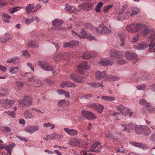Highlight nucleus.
Wrapping results in <instances>:
<instances>
[{"mask_svg": "<svg viewBox=\"0 0 155 155\" xmlns=\"http://www.w3.org/2000/svg\"><path fill=\"white\" fill-rule=\"evenodd\" d=\"M28 47L31 48H35L38 46V43L34 41H30L28 43Z\"/></svg>", "mask_w": 155, "mask_h": 155, "instance_id": "72a5a7b5", "label": "nucleus"}, {"mask_svg": "<svg viewBox=\"0 0 155 155\" xmlns=\"http://www.w3.org/2000/svg\"><path fill=\"white\" fill-rule=\"evenodd\" d=\"M68 102L64 100H60L58 102V105L60 107H64L67 105Z\"/></svg>", "mask_w": 155, "mask_h": 155, "instance_id": "c9c22d12", "label": "nucleus"}, {"mask_svg": "<svg viewBox=\"0 0 155 155\" xmlns=\"http://www.w3.org/2000/svg\"><path fill=\"white\" fill-rule=\"evenodd\" d=\"M113 61H110L104 59L101 60L100 62V64L103 66H107L108 65H112L114 64Z\"/></svg>", "mask_w": 155, "mask_h": 155, "instance_id": "a878e982", "label": "nucleus"}, {"mask_svg": "<svg viewBox=\"0 0 155 155\" xmlns=\"http://www.w3.org/2000/svg\"><path fill=\"white\" fill-rule=\"evenodd\" d=\"M22 54L23 56L26 58H29L31 56L28 51L27 50L22 51Z\"/></svg>", "mask_w": 155, "mask_h": 155, "instance_id": "79ce46f5", "label": "nucleus"}, {"mask_svg": "<svg viewBox=\"0 0 155 155\" xmlns=\"http://www.w3.org/2000/svg\"><path fill=\"white\" fill-rule=\"evenodd\" d=\"M118 36L120 38V40L121 42V43L120 44V45L123 46L124 45L125 36L124 35L119 34Z\"/></svg>", "mask_w": 155, "mask_h": 155, "instance_id": "37998d69", "label": "nucleus"}, {"mask_svg": "<svg viewBox=\"0 0 155 155\" xmlns=\"http://www.w3.org/2000/svg\"><path fill=\"white\" fill-rule=\"evenodd\" d=\"M130 14V12L127 10L126 12V13L124 14L125 16L124 17H120L124 19H128L129 17H131V16L129 15Z\"/></svg>", "mask_w": 155, "mask_h": 155, "instance_id": "6e6d98bb", "label": "nucleus"}, {"mask_svg": "<svg viewBox=\"0 0 155 155\" xmlns=\"http://www.w3.org/2000/svg\"><path fill=\"white\" fill-rule=\"evenodd\" d=\"M71 47H75L79 45V42L76 40H73L70 41Z\"/></svg>", "mask_w": 155, "mask_h": 155, "instance_id": "a18cd8bd", "label": "nucleus"}, {"mask_svg": "<svg viewBox=\"0 0 155 155\" xmlns=\"http://www.w3.org/2000/svg\"><path fill=\"white\" fill-rule=\"evenodd\" d=\"M125 14L124 13L123 11H120L118 13V16L117 17V19L118 21H120L121 19H124L120 17H124L125 16Z\"/></svg>", "mask_w": 155, "mask_h": 155, "instance_id": "de8ad7c7", "label": "nucleus"}, {"mask_svg": "<svg viewBox=\"0 0 155 155\" xmlns=\"http://www.w3.org/2000/svg\"><path fill=\"white\" fill-rule=\"evenodd\" d=\"M8 93L7 89H2L0 91V96H5Z\"/></svg>", "mask_w": 155, "mask_h": 155, "instance_id": "864d4df0", "label": "nucleus"}, {"mask_svg": "<svg viewBox=\"0 0 155 155\" xmlns=\"http://www.w3.org/2000/svg\"><path fill=\"white\" fill-rule=\"evenodd\" d=\"M64 130L67 134L71 136H76L78 134V132L73 129H70L68 128H64Z\"/></svg>", "mask_w": 155, "mask_h": 155, "instance_id": "a211bd4d", "label": "nucleus"}, {"mask_svg": "<svg viewBox=\"0 0 155 155\" xmlns=\"http://www.w3.org/2000/svg\"><path fill=\"white\" fill-rule=\"evenodd\" d=\"M82 117L89 120H93L97 118L96 116L89 111L83 110L81 112Z\"/></svg>", "mask_w": 155, "mask_h": 155, "instance_id": "20e7f679", "label": "nucleus"}, {"mask_svg": "<svg viewBox=\"0 0 155 155\" xmlns=\"http://www.w3.org/2000/svg\"><path fill=\"white\" fill-rule=\"evenodd\" d=\"M140 12V10L138 8H135L132 11V12L130 13V14L129 15L131 16L134 15H136Z\"/></svg>", "mask_w": 155, "mask_h": 155, "instance_id": "603ef678", "label": "nucleus"}, {"mask_svg": "<svg viewBox=\"0 0 155 155\" xmlns=\"http://www.w3.org/2000/svg\"><path fill=\"white\" fill-rule=\"evenodd\" d=\"M116 107L117 110L120 111L121 114L124 115L127 114L130 110L129 109L126 108L125 107L122 105H120Z\"/></svg>", "mask_w": 155, "mask_h": 155, "instance_id": "4468645a", "label": "nucleus"}, {"mask_svg": "<svg viewBox=\"0 0 155 155\" xmlns=\"http://www.w3.org/2000/svg\"><path fill=\"white\" fill-rule=\"evenodd\" d=\"M24 116L25 118L31 119L34 117L32 114L28 111H26L24 113Z\"/></svg>", "mask_w": 155, "mask_h": 155, "instance_id": "a19ab883", "label": "nucleus"}, {"mask_svg": "<svg viewBox=\"0 0 155 155\" xmlns=\"http://www.w3.org/2000/svg\"><path fill=\"white\" fill-rule=\"evenodd\" d=\"M83 58L85 59H88L91 58L89 51L84 53L82 55Z\"/></svg>", "mask_w": 155, "mask_h": 155, "instance_id": "3c124183", "label": "nucleus"}, {"mask_svg": "<svg viewBox=\"0 0 155 155\" xmlns=\"http://www.w3.org/2000/svg\"><path fill=\"white\" fill-rule=\"evenodd\" d=\"M34 20L33 19H29V18L26 19L25 21V23L27 25H29L30 23L32 22Z\"/></svg>", "mask_w": 155, "mask_h": 155, "instance_id": "338daca9", "label": "nucleus"}, {"mask_svg": "<svg viewBox=\"0 0 155 155\" xmlns=\"http://www.w3.org/2000/svg\"><path fill=\"white\" fill-rule=\"evenodd\" d=\"M150 31V29L146 25L143 24L142 29L141 31L140 34L142 35L143 36L147 35Z\"/></svg>", "mask_w": 155, "mask_h": 155, "instance_id": "bb28decb", "label": "nucleus"}, {"mask_svg": "<svg viewBox=\"0 0 155 155\" xmlns=\"http://www.w3.org/2000/svg\"><path fill=\"white\" fill-rule=\"evenodd\" d=\"M89 69V67L88 66L87 61H82L78 65L77 71L80 74L84 73V70H88Z\"/></svg>", "mask_w": 155, "mask_h": 155, "instance_id": "39448f33", "label": "nucleus"}, {"mask_svg": "<svg viewBox=\"0 0 155 155\" xmlns=\"http://www.w3.org/2000/svg\"><path fill=\"white\" fill-rule=\"evenodd\" d=\"M5 113L11 117L14 118L15 116V112L14 111L12 112L10 111H5L4 112Z\"/></svg>", "mask_w": 155, "mask_h": 155, "instance_id": "4d7b16f0", "label": "nucleus"}, {"mask_svg": "<svg viewBox=\"0 0 155 155\" xmlns=\"http://www.w3.org/2000/svg\"><path fill=\"white\" fill-rule=\"evenodd\" d=\"M63 23V21L62 20L55 19L52 22V24L54 27L53 30H63L64 31H67L66 29L65 28L60 27Z\"/></svg>", "mask_w": 155, "mask_h": 155, "instance_id": "7ed1b4c3", "label": "nucleus"}, {"mask_svg": "<svg viewBox=\"0 0 155 155\" xmlns=\"http://www.w3.org/2000/svg\"><path fill=\"white\" fill-rule=\"evenodd\" d=\"M121 125L124 127L122 130L125 131L127 133H129L130 130L132 129L134 126L133 124L130 123L122 124Z\"/></svg>", "mask_w": 155, "mask_h": 155, "instance_id": "6ab92c4d", "label": "nucleus"}, {"mask_svg": "<svg viewBox=\"0 0 155 155\" xmlns=\"http://www.w3.org/2000/svg\"><path fill=\"white\" fill-rule=\"evenodd\" d=\"M107 78L109 80L117 81L119 79L117 77L110 75L107 76Z\"/></svg>", "mask_w": 155, "mask_h": 155, "instance_id": "8fccbe9b", "label": "nucleus"}, {"mask_svg": "<svg viewBox=\"0 0 155 155\" xmlns=\"http://www.w3.org/2000/svg\"><path fill=\"white\" fill-rule=\"evenodd\" d=\"M96 31L100 34H107L111 32V31L106 26H104L101 29L97 28L96 29Z\"/></svg>", "mask_w": 155, "mask_h": 155, "instance_id": "ddd939ff", "label": "nucleus"}, {"mask_svg": "<svg viewBox=\"0 0 155 155\" xmlns=\"http://www.w3.org/2000/svg\"><path fill=\"white\" fill-rule=\"evenodd\" d=\"M148 41L150 42L149 45V51L150 52H155V32L151 31V34L148 37Z\"/></svg>", "mask_w": 155, "mask_h": 155, "instance_id": "f03ea898", "label": "nucleus"}, {"mask_svg": "<svg viewBox=\"0 0 155 155\" xmlns=\"http://www.w3.org/2000/svg\"><path fill=\"white\" fill-rule=\"evenodd\" d=\"M101 99L104 100L109 101H112L115 100V97H111L103 96L101 98Z\"/></svg>", "mask_w": 155, "mask_h": 155, "instance_id": "4c0bfd02", "label": "nucleus"}, {"mask_svg": "<svg viewBox=\"0 0 155 155\" xmlns=\"http://www.w3.org/2000/svg\"><path fill=\"white\" fill-rule=\"evenodd\" d=\"M143 24H137L136 25L132 24L128 25L126 27V29L129 32H136L140 31L141 32Z\"/></svg>", "mask_w": 155, "mask_h": 155, "instance_id": "f257e3e1", "label": "nucleus"}, {"mask_svg": "<svg viewBox=\"0 0 155 155\" xmlns=\"http://www.w3.org/2000/svg\"><path fill=\"white\" fill-rule=\"evenodd\" d=\"M39 66L45 70L52 71L53 70L52 67L45 61L39 62Z\"/></svg>", "mask_w": 155, "mask_h": 155, "instance_id": "9b49d317", "label": "nucleus"}, {"mask_svg": "<svg viewBox=\"0 0 155 155\" xmlns=\"http://www.w3.org/2000/svg\"><path fill=\"white\" fill-rule=\"evenodd\" d=\"M2 103L5 108H8L14 104L15 101L8 99H6L3 101Z\"/></svg>", "mask_w": 155, "mask_h": 155, "instance_id": "f8f14e48", "label": "nucleus"}, {"mask_svg": "<svg viewBox=\"0 0 155 155\" xmlns=\"http://www.w3.org/2000/svg\"><path fill=\"white\" fill-rule=\"evenodd\" d=\"M34 8V6L33 4H30L28 5L26 7L25 10L27 13L28 14H29L32 12L34 13L35 11L38 10V8L36 10L34 11H32V10Z\"/></svg>", "mask_w": 155, "mask_h": 155, "instance_id": "4be33fe9", "label": "nucleus"}, {"mask_svg": "<svg viewBox=\"0 0 155 155\" xmlns=\"http://www.w3.org/2000/svg\"><path fill=\"white\" fill-rule=\"evenodd\" d=\"M67 53L65 52H62L55 54L54 56V60L55 61L57 62L61 59H65Z\"/></svg>", "mask_w": 155, "mask_h": 155, "instance_id": "f3484780", "label": "nucleus"}, {"mask_svg": "<svg viewBox=\"0 0 155 155\" xmlns=\"http://www.w3.org/2000/svg\"><path fill=\"white\" fill-rule=\"evenodd\" d=\"M21 8V7L18 6L9 9V12L12 14H13L18 11L20 10Z\"/></svg>", "mask_w": 155, "mask_h": 155, "instance_id": "49530a36", "label": "nucleus"}, {"mask_svg": "<svg viewBox=\"0 0 155 155\" xmlns=\"http://www.w3.org/2000/svg\"><path fill=\"white\" fill-rule=\"evenodd\" d=\"M73 6H71L69 5L68 4H66L65 5V11L69 12V13H70V11L72 9Z\"/></svg>", "mask_w": 155, "mask_h": 155, "instance_id": "5fc2aeb1", "label": "nucleus"}, {"mask_svg": "<svg viewBox=\"0 0 155 155\" xmlns=\"http://www.w3.org/2000/svg\"><path fill=\"white\" fill-rule=\"evenodd\" d=\"M125 58L129 60H131L135 58V54L134 53H132L129 51H126L124 54Z\"/></svg>", "mask_w": 155, "mask_h": 155, "instance_id": "b1692460", "label": "nucleus"}, {"mask_svg": "<svg viewBox=\"0 0 155 155\" xmlns=\"http://www.w3.org/2000/svg\"><path fill=\"white\" fill-rule=\"evenodd\" d=\"M12 38V35L10 34L6 33L0 37V42L2 43L7 42Z\"/></svg>", "mask_w": 155, "mask_h": 155, "instance_id": "dca6fc26", "label": "nucleus"}, {"mask_svg": "<svg viewBox=\"0 0 155 155\" xmlns=\"http://www.w3.org/2000/svg\"><path fill=\"white\" fill-rule=\"evenodd\" d=\"M18 61V62H19V58L18 56H15L13 58L8 59L6 61V63H15V61Z\"/></svg>", "mask_w": 155, "mask_h": 155, "instance_id": "e433bc0d", "label": "nucleus"}, {"mask_svg": "<svg viewBox=\"0 0 155 155\" xmlns=\"http://www.w3.org/2000/svg\"><path fill=\"white\" fill-rule=\"evenodd\" d=\"M90 57H95L98 55V53L96 52H91L89 51Z\"/></svg>", "mask_w": 155, "mask_h": 155, "instance_id": "69168bd1", "label": "nucleus"}, {"mask_svg": "<svg viewBox=\"0 0 155 155\" xmlns=\"http://www.w3.org/2000/svg\"><path fill=\"white\" fill-rule=\"evenodd\" d=\"M146 85L145 84H142L140 85H138L137 86L136 88L138 90H144L146 88Z\"/></svg>", "mask_w": 155, "mask_h": 155, "instance_id": "680f3d73", "label": "nucleus"}, {"mask_svg": "<svg viewBox=\"0 0 155 155\" xmlns=\"http://www.w3.org/2000/svg\"><path fill=\"white\" fill-rule=\"evenodd\" d=\"M15 146V143H12L8 145L5 147V149L9 155H11L12 150Z\"/></svg>", "mask_w": 155, "mask_h": 155, "instance_id": "cd10ccee", "label": "nucleus"}, {"mask_svg": "<svg viewBox=\"0 0 155 155\" xmlns=\"http://www.w3.org/2000/svg\"><path fill=\"white\" fill-rule=\"evenodd\" d=\"M103 5V3L102 2H100L97 4L95 8V11L97 12L101 13V7Z\"/></svg>", "mask_w": 155, "mask_h": 155, "instance_id": "58836bf2", "label": "nucleus"}, {"mask_svg": "<svg viewBox=\"0 0 155 155\" xmlns=\"http://www.w3.org/2000/svg\"><path fill=\"white\" fill-rule=\"evenodd\" d=\"M101 148L102 147L100 145V143L97 142L92 145L91 149L88 151L97 153L100 151Z\"/></svg>", "mask_w": 155, "mask_h": 155, "instance_id": "9d476101", "label": "nucleus"}, {"mask_svg": "<svg viewBox=\"0 0 155 155\" xmlns=\"http://www.w3.org/2000/svg\"><path fill=\"white\" fill-rule=\"evenodd\" d=\"M107 76L106 71H97L95 74V78L97 80H100L103 78Z\"/></svg>", "mask_w": 155, "mask_h": 155, "instance_id": "2eb2a0df", "label": "nucleus"}, {"mask_svg": "<svg viewBox=\"0 0 155 155\" xmlns=\"http://www.w3.org/2000/svg\"><path fill=\"white\" fill-rule=\"evenodd\" d=\"M148 46V45L145 43H140L138 45H134V47L137 50L145 49Z\"/></svg>", "mask_w": 155, "mask_h": 155, "instance_id": "2f4dec72", "label": "nucleus"}, {"mask_svg": "<svg viewBox=\"0 0 155 155\" xmlns=\"http://www.w3.org/2000/svg\"><path fill=\"white\" fill-rule=\"evenodd\" d=\"M113 6V4H111L105 7L103 10L104 12H107L109 10L112 8Z\"/></svg>", "mask_w": 155, "mask_h": 155, "instance_id": "13d9d810", "label": "nucleus"}, {"mask_svg": "<svg viewBox=\"0 0 155 155\" xmlns=\"http://www.w3.org/2000/svg\"><path fill=\"white\" fill-rule=\"evenodd\" d=\"M109 55L110 57H114L117 59L122 58L123 57V53L116 49L111 50L109 52Z\"/></svg>", "mask_w": 155, "mask_h": 155, "instance_id": "6e6552de", "label": "nucleus"}, {"mask_svg": "<svg viewBox=\"0 0 155 155\" xmlns=\"http://www.w3.org/2000/svg\"><path fill=\"white\" fill-rule=\"evenodd\" d=\"M38 126H28L25 128V130L28 133L32 134L38 130Z\"/></svg>", "mask_w": 155, "mask_h": 155, "instance_id": "5701e85b", "label": "nucleus"}, {"mask_svg": "<svg viewBox=\"0 0 155 155\" xmlns=\"http://www.w3.org/2000/svg\"><path fill=\"white\" fill-rule=\"evenodd\" d=\"M16 84L18 87H22L24 85V84L22 81H17Z\"/></svg>", "mask_w": 155, "mask_h": 155, "instance_id": "774afa93", "label": "nucleus"}, {"mask_svg": "<svg viewBox=\"0 0 155 155\" xmlns=\"http://www.w3.org/2000/svg\"><path fill=\"white\" fill-rule=\"evenodd\" d=\"M142 129L143 133L142 134H143L145 136H148L151 134V130L147 126H143Z\"/></svg>", "mask_w": 155, "mask_h": 155, "instance_id": "393cba45", "label": "nucleus"}, {"mask_svg": "<svg viewBox=\"0 0 155 155\" xmlns=\"http://www.w3.org/2000/svg\"><path fill=\"white\" fill-rule=\"evenodd\" d=\"M22 101L25 106H28L31 104L32 99L30 97L25 96L24 97Z\"/></svg>", "mask_w": 155, "mask_h": 155, "instance_id": "412c9836", "label": "nucleus"}, {"mask_svg": "<svg viewBox=\"0 0 155 155\" xmlns=\"http://www.w3.org/2000/svg\"><path fill=\"white\" fill-rule=\"evenodd\" d=\"M68 144L73 146H76L78 143V139L76 138H71L68 140Z\"/></svg>", "mask_w": 155, "mask_h": 155, "instance_id": "c85d7f7f", "label": "nucleus"}, {"mask_svg": "<svg viewBox=\"0 0 155 155\" xmlns=\"http://www.w3.org/2000/svg\"><path fill=\"white\" fill-rule=\"evenodd\" d=\"M105 135L107 138H110L113 140H117V138H114V137H112L111 133L109 131L106 132L105 133Z\"/></svg>", "mask_w": 155, "mask_h": 155, "instance_id": "c03bdc74", "label": "nucleus"}, {"mask_svg": "<svg viewBox=\"0 0 155 155\" xmlns=\"http://www.w3.org/2000/svg\"><path fill=\"white\" fill-rule=\"evenodd\" d=\"M130 144L133 146L140 148L144 150H147L148 149V147L145 144L142 143L133 142H130Z\"/></svg>", "mask_w": 155, "mask_h": 155, "instance_id": "aec40b11", "label": "nucleus"}, {"mask_svg": "<svg viewBox=\"0 0 155 155\" xmlns=\"http://www.w3.org/2000/svg\"><path fill=\"white\" fill-rule=\"evenodd\" d=\"M140 104L143 105L145 107H149L150 104L144 99H141L140 100Z\"/></svg>", "mask_w": 155, "mask_h": 155, "instance_id": "ea45409f", "label": "nucleus"}, {"mask_svg": "<svg viewBox=\"0 0 155 155\" xmlns=\"http://www.w3.org/2000/svg\"><path fill=\"white\" fill-rule=\"evenodd\" d=\"M94 5L93 3H85L80 4L79 7L83 11H89L93 8Z\"/></svg>", "mask_w": 155, "mask_h": 155, "instance_id": "1a4fd4ad", "label": "nucleus"}, {"mask_svg": "<svg viewBox=\"0 0 155 155\" xmlns=\"http://www.w3.org/2000/svg\"><path fill=\"white\" fill-rule=\"evenodd\" d=\"M87 84L94 88L99 87H103V86L102 84L98 82L96 83L94 82L89 83H87Z\"/></svg>", "mask_w": 155, "mask_h": 155, "instance_id": "473e14b6", "label": "nucleus"}, {"mask_svg": "<svg viewBox=\"0 0 155 155\" xmlns=\"http://www.w3.org/2000/svg\"><path fill=\"white\" fill-rule=\"evenodd\" d=\"M71 79L74 81L78 83H81L85 81V78L82 76H77L75 74L73 73L70 75Z\"/></svg>", "mask_w": 155, "mask_h": 155, "instance_id": "423d86ee", "label": "nucleus"}, {"mask_svg": "<svg viewBox=\"0 0 155 155\" xmlns=\"http://www.w3.org/2000/svg\"><path fill=\"white\" fill-rule=\"evenodd\" d=\"M68 87H76V84L74 83L68 81Z\"/></svg>", "mask_w": 155, "mask_h": 155, "instance_id": "0e129e2a", "label": "nucleus"}, {"mask_svg": "<svg viewBox=\"0 0 155 155\" xmlns=\"http://www.w3.org/2000/svg\"><path fill=\"white\" fill-rule=\"evenodd\" d=\"M68 81H64L61 83L60 85V86L62 88H64L65 87H68Z\"/></svg>", "mask_w": 155, "mask_h": 155, "instance_id": "052dcab7", "label": "nucleus"}, {"mask_svg": "<svg viewBox=\"0 0 155 155\" xmlns=\"http://www.w3.org/2000/svg\"><path fill=\"white\" fill-rule=\"evenodd\" d=\"M2 18L3 21L6 23H8L11 18V17L8 14L5 13L2 15Z\"/></svg>", "mask_w": 155, "mask_h": 155, "instance_id": "f704fd0d", "label": "nucleus"}, {"mask_svg": "<svg viewBox=\"0 0 155 155\" xmlns=\"http://www.w3.org/2000/svg\"><path fill=\"white\" fill-rule=\"evenodd\" d=\"M19 69L18 67L11 66L9 69V71L10 73L12 74H16Z\"/></svg>", "mask_w": 155, "mask_h": 155, "instance_id": "7c9ffc66", "label": "nucleus"}, {"mask_svg": "<svg viewBox=\"0 0 155 155\" xmlns=\"http://www.w3.org/2000/svg\"><path fill=\"white\" fill-rule=\"evenodd\" d=\"M143 126L138 125L134 127V129L136 133L138 134H142L143 133Z\"/></svg>", "mask_w": 155, "mask_h": 155, "instance_id": "c756f323", "label": "nucleus"}, {"mask_svg": "<svg viewBox=\"0 0 155 155\" xmlns=\"http://www.w3.org/2000/svg\"><path fill=\"white\" fill-rule=\"evenodd\" d=\"M0 130L4 132H6L5 130H6L8 132H10L11 130V128L8 127H0Z\"/></svg>", "mask_w": 155, "mask_h": 155, "instance_id": "09e8293b", "label": "nucleus"}, {"mask_svg": "<svg viewBox=\"0 0 155 155\" xmlns=\"http://www.w3.org/2000/svg\"><path fill=\"white\" fill-rule=\"evenodd\" d=\"M92 96L93 95L91 94H86L84 95L83 96H82L81 97V99H87L89 98V97H92Z\"/></svg>", "mask_w": 155, "mask_h": 155, "instance_id": "e2e57ef3", "label": "nucleus"}, {"mask_svg": "<svg viewBox=\"0 0 155 155\" xmlns=\"http://www.w3.org/2000/svg\"><path fill=\"white\" fill-rule=\"evenodd\" d=\"M116 151L118 153L121 152V153H125L128 152V151L126 149H122L119 148H118L116 149Z\"/></svg>", "mask_w": 155, "mask_h": 155, "instance_id": "bf43d9fd", "label": "nucleus"}, {"mask_svg": "<svg viewBox=\"0 0 155 155\" xmlns=\"http://www.w3.org/2000/svg\"><path fill=\"white\" fill-rule=\"evenodd\" d=\"M89 108H92L96 110L98 112L101 113L103 111L104 109V106L99 103H93L88 105Z\"/></svg>", "mask_w": 155, "mask_h": 155, "instance_id": "0eeeda50", "label": "nucleus"}]
</instances>
